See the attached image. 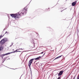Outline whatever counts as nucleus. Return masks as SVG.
<instances>
[{"label":"nucleus","instance_id":"nucleus-1","mask_svg":"<svg viewBox=\"0 0 79 79\" xmlns=\"http://www.w3.org/2000/svg\"><path fill=\"white\" fill-rule=\"evenodd\" d=\"M27 9L26 7H25L23 10H22L17 13V15L18 18H20V17L22 16L25 15L26 14V13H27Z\"/></svg>","mask_w":79,"mask_h":79},{"label":"nucleus","instance_id":"nucleus-2","mask_svg":"<svg viewBox=\"0 0 79 79\" xmlns=\"http://www.w3.org/2000/svg\"><path fill=\"white\" fill-rule=\"evenodd\" d=\"M44 55H45V53L41 57L40 56L36 58L32 59H31L28 62V66L29 67H31V64H32V63L33 61V60H39L40 58H42V56H43Z\"/></svg>","mask_w":79,"mask_h":79},{"label":"nucleus","instance_id":"nucleus-3","mask_svg":"<svg viewBox=\"0 0 79 79\" xmlns=\"http://www.w3.org/2000/svg\"><path fill=\"white\" fill-rule=\"evenodd\" d=\"M7 41H8L7 38H4L1 41L0 44H1V45H3V44L5 43Z\"/></svg>","mask_w":79,"mask_h":79},{"label":"nucleus","instance_id":"nucleus-4","mask_svg":"<svg viewBox=\"0 0 79 79\" xmlns=\"http://www.w3.org/2000/svg\"><path fill=\"white\" fill-rule=\"evenodd\" d=\"M11 16H12V18H14L15 19H17L18 18V15L17 14H11Z\"/></svg>","mask_w":79,"mask_h":79},{"label":"nucleus","instance_id":"nucleus-5","mask_svg":"<svg viewBox=\"0 0 79 79\" xmlns=\"http://www.w3.org/2000/svg\"><path fill=\"white\" fill-rule=\"evenodd\" d=\"M63 72H64V71H60L58 73V76H61L63 74Z\"/></svg>","mask_w":79,"mask_h":79},{"label":"nucleus","instance_id":"nucleus-6","mask_svg":"<svg viewBox=\"0 0 79 79\" xmlns=\"http://www.w3.org/2000/svg\"><path fill=\"white\" fill-rule=\"evenodd\" d=\"M76 1L73 2L72 3V5L73 6H75V5H76Z\"/></svg>","mask_w":79,"mask_h":79},{"label":"nucleus","instance_id":"nucleus-7","mask_svg":"<svg viewBox=\"0 0 79 79\" xmlns=\"http://www.w3.org/2000/svg\"><path fill=\"white\" fill-rule=\"evenodd\" d=\"M10 53H7L5 54H3L1 55V56H5V55H10Z\"/></svg>","mask_w":79,"mask_h":79},{"label":"nucleus","instance_id":"nucleus-8","mask_svg":"<svg viewBox=\"0 0 79 79\" xmlns=\"http://www.w3.org/2000/svg\"><path fill=\"white\" fill-rule=\"evenodd\" d=\"M63 56V55H62L61 56H59L57 57L56 58H55L54 60H56V59H58V58H61V56Z\"/></svg>","mask_w":79,"mask_h":79},{"label":"nucleus","instance_id":"nucleus-9","mask_svg":"<svg viewBox=\"0 0 79 79\" xmlns=\"http://www.w3.org/2000/svg\"><path fill=\"white\" fill-rule=\"evenodd\" d=\"M34 47H35V44H34V43L31 45V47H32V48H34Z\"/></svg>","mask_w":79,"mask_h":79},{"label":"nucleus","instance_id":"nucleus-10","mask_svg":"<svg viewBox=\"0 0 79 79\" xmlns=\"http://www.w3.org/2000/svg\"><path fill=\"white\" fill-rule=\"evenodd\" d=\"M15 51H14L12 52H9L8 53H10H10H15Z\"/></svg>","mask_w":79,"mask_h":79},{"label":"nucleus","instance_id":"nucleus-11","mask_svg":"<svg viewBox=\"0 0 79 79\" xmlns=\"http://www.w3.org/2000/svg\"><path fill=\"white\" fill-rule=\"evenodd\" d=\"M3 50V48L2 47H0V51Z\"/></svg>","mask_w":79,"mask_h":79},{"label":"nucleus","instance_id":"nucleus-12","mask_svg":"<svg viewBox=\"0 0 79 79\" xmlns=\"http://www.w3.org/2000/svg\"><path fill=\"white\" fill-rule=\"evenodd\" d=\"M15 52H21V51H17V49L15 51Z\"/></svg>","mask_w":79,"mask_h":79},{"label":"nucleus","instance_id":"nucleus-13","mask_svg":"<svg viewBox=\"0 0 79 79\" xmlns=\"http://www.w3.org/2000/svg\"><path fill=\"white\" fill-rule=\"evenodd\" d=\"M2 35H1L0 36V39H1V38H2V37L3 36V35H4L2 36Z\"/></svg>","mask_w":79,"mask_h":79},{"label":"nucleus","instance_id":"nucleus-14","mask_svg":"<svg viewBox=\"0 0 79 79\" xmlns=\"http://www.w3.org/2000/svg\"><path fill=\"white\" fill-rule=\"evenodd\" d=\"M23 50V49H20V48H19V49H17V50Z\"/></svg>","mask_w":79,"mask_h":79},{"label":"nucleus","instance_id":"nucleus-15","mask_svg":"<svg viewBox=\"0 0 79 79\" xmlns=\"http://www.w3.org/2000/svg\"><path fill=\"white\" fill-rule=\"evenodd\" d=\"M61 79V77H59L57 79Z\"/></svg>","mask_w":79,"mask_h":79},{"label":"nucleus","instance_id":"nucleus-16","mask_svg":"<svg viewBox=\"0 0 79 79\" xmlns=\"http://www.w3.org/2000/svg\"><path fill=\"white\" fill-rule=\"evenodd\" d=\"M8 33V32L7 31H6V32L5 33V34H7Z\"/></svg>","mask_w":79,"mask_h":79},{"label":"nucleus","instance_id":"nucleus-17","mask_svg":"<svg viewBox=\"0 0 79 79\" xmlns=\"http://www.w3.org/2000/svg\"><path fill=\"white\" fill-rule=\"evenodd\" d=\"M40 53H41V54H42V53H44V52H42Z\"/></svg>","mask_w":79,"mask_h":79},{"label":"nucleus","instance_id":"nucleus-18","mask_svg":"<svg viewBox=\"0 0 79 79\" xmlns=\"http://www.w3.org/2000/svg\"><path fill=\"white\" fill-rule=\"evenodd\" d=\"M76 77V76H75L74 77V78H73V79H75V77Z\"/></svg>","mask_w":79,"mask_h":79},{"label":"nucleus","instance_id":"nucleus-19","mask_svg":"<svg viewBox=\"0 0 79 79\" xmlns=\"http://www.w3.org/2000/svg\"><path fill=\"white\" fill-rule=\"evenodd\" d=\"M13 51H14V49L12 50Z\"/></svg>","mask_w":79,"mask_h":79}]
</instances>
